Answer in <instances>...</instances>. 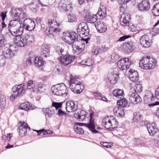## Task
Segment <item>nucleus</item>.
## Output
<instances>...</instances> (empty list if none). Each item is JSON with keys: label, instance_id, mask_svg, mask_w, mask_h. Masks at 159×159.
Wrapping results in <instances>:
<instances>
[{"label": "nucleus", "instance_id": "nucleus-1", "mask_svg": "<svg viewBox=\"0 0 159 159\" xmlns=\"http://www.w3.org/2000/svg\"><path fill=\"white\" fill-rule=\"evenodd\" d=\"M78 35L75 32L66 33L63 38V40L68 44H72L73 53L78 55L84 51V49L79 45L80 42L78 39Z\"/></svg>", "mask_w": 159, "mask_h": 159}, {"label": "nucleus", "instance_id": "nucleus-2", "mask_svg": "<svg viewBox=\"0 0 159 159\" xmlns=\"http://www.w3.org/2000/svg\"><path fill=\"white\" fill-rule=\"evenodd\" d=\"M21 21L13 20H11L8 25V29L9 32L14 36L21 35L23 31Z\"/></svg>", "mask_w": 159, "mask_h": 159}, {"label": "nucleus", "instance_id": "nucleus-3", "mask_svg": "<svg viewBox=\"0 0 159 159\" xmlns=\"http://www.w3.org/2000/svg\"><path fill=\"white\" fill-rule=\"evenodd\" d=\"M142 88L141 84H135L134 88L130 89L129 99L131 103L135 104L141 102V97L136 93L140 92L142 90Z\"/></svg>", "mask_w": 159, "mask_h": 159}, {"label": "nucleus", "instance_id": "nucleus-4", "mask_svg": "<svg viewBox=\"0 0 159 159\" xmlns=\"http://www.w3.org/2000/svg\"><path fill=\"white\" fill-rule=\"evenodd\" d=\"M69 84L70 90L75 93H80L84 89L82 84L77 80L75 76L72 75H70Z\"/></svg>", "mask_w": 159, "mask_h": 159}, {"label": "nucleus", "instance_id": "nucleus-5", "mask_svg": "<svg viewBox=\"0 0 159 159\" xmlns=\"http://www.w3.org/2000/svg\"><path fill=\"white\" fill-rule=\"evenodd\" d=\"M155 60L150 56L143 57L139 62V66L145 70L152 69L155 66Z\"/></svg>", "mask_w": 159, "mask_h": 159}, {"label": "nucleus", "instance_id": "nucleus-6", "mask_svg": "<svg viewBox=\"0 0 159 159\" xmlns=\"http://www.w3.org/2000/svg\"><path fill=\"white\" fill-rule=\"evenodd\" d=\"M48 25L49 28L46 29L45 32L50 37L53 36V34H52L53 32H60L61 31V25L59 23H57L56 20H49Z\"/></svg>", "mask_w": 159, "mask_h": 159}, {"label": "nucleus", "instance_id": "nucleus-7", "mask_svg": "<svg viewBox=\"0 0 159 159\" xmlns=\"http://www.w3.org/2000/svg\"><path fill=\"white\" fill-rule=\"evenodd\" d=\"M51 89L52 93L57 96L66 97L68 94L66 86L63 83L54 85Z\"/></svg>", "mask_w": 159, "mask_h": 159}, {"label": "nucleus", "instance_id": "nucleus-8", "mask_svg": "<svg viewBox=\"0 0 159 159\" xmlns=\"http://www.w3.org/2000/svg\"><path fill=\"white\" fill-rule=\"evenodd\" d=\"M109 119L107 117L104 118L102 120V125L107 129L112 130L115 128L117 127L118 125V122L115 119Z\"/></svg>", "mask_w": 159, "mask_h": 159}, {"label": "nucleus", "instance_id": "nucleus-9", "mask_svg": "<svg viewBox=\"0 0 159 159\" xmlns=\"http://www.w3.org/2000/svg\"><path fill=\"white\" fill-rule=\"evenodd\" d=\"M24 85V84H22L19 85H15L12 88L11 90L13 93L10 98L11 101H13L16 97L21 95V94L24 92H23Z\"/></svg>", "mask_w": 159, "mask_h": 159}, {"label": "nucleus", "instance_id": "nucleus-10", "mask_svg": "<svg viewBox=\"0 0 159 159\" xmlns=\"http://www.w3.org/2000/svg\"><path fill=\"white\" fill-rule=\"evenodd\" d=\"M72 4L68 0H61L58 3V8L61 11H71L72 9Z\"/></svg>", "mask_w": 159, "mask_h": 159}, {"label": "nucleus", "instance_id": "nucleus-11", "mask_svg": "<svg viewBox=\"0 0 159 159\" xmlns=\"http://www.w3.org/2000/svg\"><path fill=\"white\" fill-rule=\"evenodd\" d=\"M77 31L80 36H86L89 34V29L86 23L81 22L78 26Z\"/></svg>", "mask_w": 159, "mask_h": 159}, {"label": "nucleus", "instance_id": "nucleus-12", "mask_svg": "<svg viewBox=\"0 0 159 159\" xmlns=\"http://www.w3.org/2000/svg\"><path fill=\"white\" fill-rule=\"evenodd\" d=\"M11 15L14 18L19 20L23 19L27 17L25 10L21 8H16L13 10Z\"/></svg>", "mask_w": 159, "mask_h": 159}, {"label": "nucleus", "instance_id": "nucleus-13", "mask_svg": "<svg viewBox=\"0 0 159 159\" xmlns=\"http://www.w3.org/2000/svg\"><path fill=\"white\" fill-rule=\"evenodd\" d=\"M17 50V48L15 44L12 46L10 45V47H5L3 51V55L7 58H10L14 56L13 52Z\"/></svg>", "mask_w": 159, "mask_h": 159}, {"label": "nucleus", "instance_id": "nucleus-14", "mask_svg": "<svg viewBox=\"0 0 159 159\" xmlns=\"http://www.w3.org/2000/svg\"><path fill=\"white\" fill-rule=\"evenodd\" d=\"M131 62L129 58H125L119 60L117 62V65L120 70H123L129 68Z\"/></svg>", "mask_w": 159, "mask_h": 159}, {"label": "nucleus", "instance_id": "nucleus-15", "mask_svg": "<svg viewBox=\"0 0 159 159\" xmlns=\"http://www.w3.org/2000/svg\"><path fill=\"white\" fill-rule=\"evenodd\" d=\"M118 70L117 68L111 69L109 72L108 78L110 83L112 84H116L118 79Z\"/></svg>", "mask_w": 159, "mask_h": 159}, {"label": "nucleus", "instance_id": "nucleus-16", "mask_svg": "<svg viewBox=\"0 0 159 159\" xmlns=\"http://www.w3.org/2000/svg\"><path fill=\"white\" fill-rule=\"evenodd\" d=\"M22 27L27 30L31 31L33 30L35 26L34 20L29 18L25 19L23 21Z\"/></svg>", "mask_w": 159, "mask_h": 159}, {"label": "nucleus", "instance_id": "nucleus-17", "mask_svg": "<svg viewBox=\"0 0 159 159\" xmlns=\"http://www.w3.org/2000/svg\"><path fill=\"white\" fill-rule=\"evenodd\" d=\"M75 58L74 56H71L69 54L62 55L60 57V61L62 65L67 66L71 63Z\"/></svg>", "mask_w": 159, "mask_h": 159}, {"label": "nucleus", "instance_id": "nucleus-18", "mask_svg": "<svg viewBox=\"0 0 159 159\" xmlns=\"http://www.w3.org/2000/svg\"><path fill=\"white\" fill-rule=\"evenodd\" d=\"M147 128L150 135L151 136L154 135L159 131L157 124L155 122L147 123Z\"/></svg>", "mask_w": 159, "mask_h": 159}, {"label": "nucleus", "instance_id": "nucleus-19", "mask_svg": "<svg viewBox=\"0 0 159 159\" xmlns=\"http://www.w3.org/2000/svg\"><path fill=\"white\" fill-rule=\"evenodd\" d=\"M137 7L140 11L144 12L148 11L150 7V2L148 0H143L138 5Z\"/></svg>", "mask_w": 159, "mask_h": 159}, {"label": "nucleus", "instance_id": "nucleus-20", "mask_svg": "<svg viewBox=\"0 0 159 159\" xmlns=\"http://www.w3.org/2000/svg\"><path fill=\"white\" fill-rule=\"evenodd\" d=\"M83 14L84 17L85 18V20L87 22L94 23L97 21L98 17L97 14L92 15L89 12L86 11H83Z\"/></svg>", "mask_w": 159, "mask_h": 159}, {"label": "nucleus", "instance_id": "nucleus-21", "mask_svg": "<svg viewBox=\"0 0 159 159\" xmlns=\"http://www.w3.org/2000/svg\"><path fill=\"white\" fill-rule=\"evenodd\" d=\"M19 124H20V126L18 129L19 134L21 136H24L26 134L27 129H30V128L28 126V124L25 122L22 123L21 122H20Z\"/></svg>", "mask_w": 159, "mask_h": 159}, {"label": "nucleus", "instance_id": "nucleus-22", "mask_svg": "<svg viewBox=\"0 0 159 159\" xmlns=\"http://www.w3.org/2000/svg\"><path fill=\"white\" fill-rule=\"evenodd\" d=\"M152 40L150 39L149 36L145 35L141 36L140 41L141 45L144 48H148L151 45Z\"/></svg>", "mask_w": 159, "mask_h": 159}, {"label": "nucleus", "instance_id": "nucleus-23", "mask_svg": "<svg viewBox=\"0 0 159 159\" xmlns=\"http://www.w3.org/2000/svg\"><path fill=\"white\" fill-rule=\"evenodd\" d=\"M77 108V104L76 102L69 101L66 102V108L67 112H70L75 111Z\"/></svg>", "mask_w": 159, "mask_h": 159}, {"label": "nucleus", "instance_id": "nucleus-24", "mask_svg": "<svg viewBox=\"0 0 159 159\" xmlns=\"http://www.w3.org/2000/svg\"><path fill=\"white\" fill-rule=\"evenodd\" d=\"M130 18V15L128 13L122 14L120 18L121 25L124 26H128Z\"/></svg>", "mask_w": 159, "mask_h": 159}, {"label": "nucleus", "instance_id": "nucleus-25", "mask_svg": "<svg viewBox=\"0 0 159 159\" xmlns=\"http://www.w3.org/2000/svg\"><path fill=\"white\" fill-rule=\"evenodd\" d=\"M15 42L16 45L19 47H22L25 46L26 42L25 40L24 35H17L16 36Z\"/></svg>", "mask_w": 159, "mask_h": 159}, {"label": "nucleus", "instance_id": "nucleus-26", "mask_svg": "<svg viewBox=\"0 0 159 159\" xmlns=\"http://www.w3.org/2000/svg\"><path fill=\"white\" fill-rule=\"evenodd\" d=\"M42 111L46 119L51 118L53 116L55 111L52 107L49 108H43Z\"/></svg>", "mask_w": 159, "mask_h": 159}, {"label": "nucleus", "instance_id": "nucleus-27", "mask_svg": "<svg viewBox=\"0 0 159 159\" xmlns=\"http://www.w3.org/2000/svg\"><path fill=\"white\" fill-rule=\"evenodd\" d=\"M95 26L98 32L102 33L106 31V26L102 21H98L95 23Z\"/></svg>", "mask_w": 159, "mask_h": 159}, {"label": "nucleus", "instance_id": "nucleus-28", "mask_svg": "<svg viewBox=\"0 0 159 159\" xmlns=\"http://www.w3.org/2000/svg\"><path fill=\"white\" fill-rule=\"evenodd\" d=\"M125 109L119 107H115L113 109V112L115 115L118 117H123L125 115Z\"/></svg>", "mask_w": 159, "mask_h": 159}, {"label": "nucleus", "instance_id": "nucleus-29", "mask_svg": "<svg viewBox=\"0 0 159 159\" xmlns=\"http://www.w3.org/2000/svg\"><path fill=\"white\" fill-rule=\"evenodd\" d=\"M129 78L132 82H135L139 80V76L137 71L133 70H130Z\"/></svg>", "mask_w": 159, "mask_h": 159}, {"label": "nucleus", "instance_id": "nucleus-30", "mask_svg": "<svg viewBox=\"0 0 159 159\" xmlns=\"http://www.w3.org/2000/svg\"><path fill=\"white\" fill-rule=\"evenodd\" d=\"M50 47L47 45H43L42 46L41 55L42 56L46 58L50 55Z\"/></svg>", "mask_w": 159, "mask_h": 159}, {"label": "nucleus", "instance_id": "nucleus-31", "mask_svg": "<svg viewBox=\"0 0 159 159\" xmlns=\"http://www.w3.org/2000/svg\"><path fill=\"white\" fill-rule=\"evenodd\" d=\"M144 102L146 103H150L155 100V98L153 96L152 92L150 91H147L144 97Z\"/></svg>", "mask_w": 159, "mask_h": 159}, {"label": "nucleus", "instance_id": "nucleus-32", "mask_svg": "<svg viewBox=\"0 0 159 159\" xmlns=\"http://www.w3.org/2000/svg\"><path fill=\"white\" fill-rule=\"evenodd\" d=\"M77 124L80 126H84L86 127L93 133L96 134L99 132L98 131L96 130L94 128V126H93V125H91L89 122L88 124L77 123Z\"/></svg>", "mask_w": 159, "mask_h": 159}, {"label": "nucleus", "instance_id": "nucleus-33", "mask_svg": "<svg viewBox=\"0 0 159 159\" xmlns=\"http://www.w3.org/2000/svg\"><path fill=\"white\" fill-rule=\"evenodd\" d=\"M107 48L105 46L101 47H94L93 48L92 51L95 55H97L107 50Z\"/></svg>", "mask_w": 159, "mask_h": 159}, {"label": "nucleus", "instance_id": "nucleus-34", "mask_svg": "<svg viewBox=\"0 0 159 159\" xmlns=\"http://www.w3.org/2000/svg\"><path fill=\"white\" fill-rule=\"evenodd\" d=\"M45 89V86L42 83H39L38 84H36V86L33 91L34 93H41L43 92V90Z\"/></svg>", "mask_w": 159, "mask_h": 159}, {"label": "nucleus", "instance_id": "nucleus-35", "mask_svg": "<svg viewBox=\"0 0 159 159\" xmlns=\"http://www.w3.org/2000/svg\"><path fill=\"white\" fill-rule=\"evenodd\" d=\"M121 99L117 101V104L119 107L121 108L126 107L129 106V103L125 98H121Z\"/></svg>", "mask_w": 159, "mask_h": 159}, {"label": "nucleus", "instance_id": "nucleus-36", "mask_svg": "<svg viewBox=\"0 0 159 159\" xmlns=\"http://www.w3.org/2000/svg\"><path fill=\"white\" fill-rule=\"evenodd\" d=\"M86 115V112L85 111L79 109L75 117H77L80 121H83L85 118Z\"/></svg>", "mask_w": 159, "mask_h": 159}, {"label": "nucleus", "instance_id": "nucleus-37", "mask_svg": "<svg viewBox=\"0 0 159 159\" xmlns=\"http://www.w3.org/2000/svg\"><path fill=\"white\" fill-rule=\"evenodd\" d=\"M34 64L36 67H40L44 64L45 61H43L41 58L35 57L34 58Z\"/></svg>", "mask_w": 159, "mask_h": 159}, {"label": "nucleus", "instance_id": "nucleus-38", "mask_svg": "<svg viewBox=\"0 0 159 159\" xmlns=\"http://www.w3.org/2000/svg\"><path fill=\"white\" fill-rule=\"evenodd\" d=\"M125 50L128 53L132 51L135 48V44L132 42L127 43L126 44Z\"/></svg>", "mask_w": 159, "mask_h": 159}, {"label": "nucleus", "instance_id": "nucleus-39", "mask_svg": "<svg viewBox=\"0 0 159 159\" xmlns=\"http://www.w3.org/2000/svg\"><path fill=\"white\" fill-rule=\"evenodd\" d=\"M112 94L114 96L118 98H121L123 97V96L124 95V93L122 90L116 89L113 91Z\"/></svg>", "mask_w": 159, "mask_h": 159}, {"label": "nucleus", "instance_id": "nucleus-40", "mask_svg": "<svg viewBox=\"0 0 159 159\" xmlns=\"http://www.w3.org/2000/svg\"><path fill=\"white\" fill-rule=\"evenodd\" d=\"M134 143L133 144V146L143 147L144 146V142L141 139L139 138H135L133 140Z\"/></svg>", "mask_w": 159, "mask_h": 159}, {"label": "nucleus", "instance_id": "nucleus-41", "mask_svg": "<svg viewBox=\"0 0 159 159\" xmlns=\"http://www.w3.org/2000/svg\"><path fill=\"white\" fill-rule=\"evenodd\" d=\"M19 109L27 111L29 110L32 109V107L29 102L21 104L18 107Z\"/></svg>", "mask_w": 159, "mask_h": 159}, {"label": "nucleus", "instance_id": "nucleus-42", "mask_svg": "<svg viewBox=\"0 0 159 159\" xmlns=\"http://www.w3.org/2000/svg\"><path fill=\"white\" fill-rule=\"evenodd\" d=\"M152 13L155 16H159V2L153 6L152 9Z\"/></svg>", "mask_w": 159, "mask_h": 159}, {"label": "nucleus", "instance_id": "nucleus-43", "mask_svg": "<svg viewBox=\"0 0 159 159\" xmlns=\"http://www.w3.org/2000/svg\"><path fill=\"white\" fill-rule=\"evenodd\" d=\"M24 36L26 42V45L30 44L34 41V37L32 35L26 34Z\"/></svg>", "mask_w": 159, "mask_h": 159}, {"label": "nucleus", "instance_id": "nucleus-44", "mask_svg": "<svg viewBox=\"0 0 159 159\" xmlns=\"http://www.w3.org/2000/svg\"><path fill=\"white\" fill-rule=\"evenodd\" d=\"M97 15L98 17L100 19H102L106 16V11L105 9L102 10L101 8L99 9L97 13Z\"/></svg>", "mask_w": 159, "mask_h": 159}, {"label": "nucleus", "instance_id": "nucleus-45", "mask_svg": "<svg viewBox=\"0 0 159 159\" xmlns=\"http://www.w3.org/2000/svg\"><path fill=\"white\" fill-rule=\"evenodd\" d=\"M0 101L1 108L3 109L4 108L6 103V98L4 95H2L1 96Z\"/></svg>", "mask_w": 159, "mask_h": 159}, {"label": "nucleus", "instance_id": "nucleus-46", "mask_svg": "<svg viewBox=\"0 0 159 159\" xmlns=\"http://www.w3.org/2000/svg\"><path fill=\"white\" fill-rule=\"evenodd\" d=\"M159 25V20L156 22L154 25L153 27L152 28V34L155 35L159 33V28L158 27Z\"/></svg>", "mask_w": 159, "mask_h": 159}, {"label": "nucleus", "instance_id": "nucleus-47", "mask_svg": "<svg viewBox=\"0 0 159 159\" xmlns=\"http://www.w3.org/2000/svg\"><path fill=\"white\" fill-rule=\"evenodd\" d=\"M128 26L129 30L132 32H136V31H139L141 30V29L134 24H130Z\"/></svg>", "mask_w": 159, "mask_h": 159}, {"label": "nucleus", "instance_id": "nucleus-48", "mask_svg": "<svg viewBox=\"0 0 159 159\" xmlns=\"http://www.w3.org/2000/svg\"><path fill=\"white\" fill-rule=\"evenodd\" d=\"M64 46L62 44L57 47L56 51L59 55L61 54L64 52Z\"/></svg>", "mask_w": 159, "mask_h": 159}, {"label": "nucleus", "instance_id": "nucleus-49", "mask_svg": "<svg viewBox=\"0 0 159 159\" xmlns=\"http://www.w3.org/2000/svg\"><path fill=\"white\" fill-rule=\"evenodd\" d=\"M36 84L35 83H33L32 80H30L28 82L27 84V89H34V88L35 87Z\"/></svg>", "mask_w": 159, "mask_h": 159}, {"label": "nucleus", "instance_id": "nucleus-50", "mask_svg": "<svg viewBox=\"0 0 159 159\" xmlns=\"http://www.w3.org/2000/svg\"><path fill=\"white\" fill-rule=\"evenodd\" d=\"M68 19L69 22H73L77 21L76 16L73 14H70L68 16Z\"/></svg>", "mask_w": 159, "mask_h": 159}, {"label": "nucleus", "instance_id": "nucleus-51", "mask_svg": "<svg viewBox=\"0 0 159 159\" xmlns=\"http://www.w3.org/2000/svg\"><path fill=\"white\" fill-rule=\"evenodd\" d=\"M6 42V39L4 35L0 34V47H2L4 46Z\"/></svg>", "mask_w": 159, "mask_h": 159}, {"label": "nucleus", "instance_id": "nucleus-52", "mask_svg": "<svg viewBox=\"0 0 159 159\" xmlns=\"http://www.w3.org/2000/svg\"><path fill=\"white\" fill-rule=\"evenodd\" d=\"M141 115L138 112H135L134 113L133 120L134 121H139L141 119Z\"/></svg>", "mask_w": 159, "mask_h": 159}, {"label": "nucleus", "instance_id": "nucleus-53", "mask_svg": "<svg viewBox=\"0 0 159 159\" xmlns=\"http://www.w3.org/2000/svg\"><path fill=\"white\" fill-rule=\"evenodd\" d=\"M62 104L61 102H52V106L51 107H54L55 108L56 110H57L58 109L61 107Z\"/></svg>", "mask_w": 159, "mask_h": 159}, {"label": "nucleus", "instance_id": "nucleus-54", "mask_svg": "<svg viewBox=\"0 0 159 159\" xmlns=\"http://www.w3.org/2000/svg\"><path fill=\"white\" fill-rule=\"evenodd\" d=\"M74 129L75 131L78 134H83L84 133L83 129L80 127H78L76 125L74 126Z\"/></svg>", "mask_w": 159, "mask_h": 159}, {"label": "nucleus", "instance_id": "nucleus-55", "mask_svg": "<svg viewBox=\"0 0 159 159\" xmlns=\"http://www.w3.org/2000/svg\"><path fill=\"white\" fill-rule=\"evenodd\" d=\"M32 61H34V58L29 57L24 61V63L26 66H29L31 64Z\"/></svg>", "mask_w": 159, "mask_h": 159}, {"label": "nucleus", "instance_id": "nucleus-56", "mask_svg": "<svg viewBox=\"0 0 159 159\" xmlns=\"http://www.w3.org/2000/svg\"><path fill=\"white\" fill-rule=\"evenodd\" d=\"M94 113L93 111L91 112L90 113V119L89 123L91 125H93L94 126V128H95V126L94 123V119H93V115Z\"/></svg>", "mask_w": 159, "mask_h": 159}, {"label": "nucleus", "instance_id": "nucleus-57", "mask_svg": "<svg viewBox=\"0 0 159 159\" xmlns=\"http://www.w3.org/2000/svg\"><path fill=\"white\" fill-rule=\"evenodd\" d=\"M111 61L112 62L116 61L119 59V56L115 53H113L111 56Z\"/></svg>", "mask_w": 159, "mask_h": 159}, {"label": "nucleus", "instance_id": "nucleus-58", "mask_svg": "<svg viewBox=\"0 0 159 159\" xmlns=\"http://www.w3.org/2000/svg\"><path fill=\"white\" fill-rule=\"evenodd\" d=\"M6 57L3 55H0V66H3L6 61Z\"/></svg>", "mask_w": 159, "mask_h": 159}, {"label": "nucleus", "instance_id": "nucleus-59", "mask_svg": "<svg viewBox=\"0 0 159 159\" xmlns=\"http://www.w3.org/2000/svg\"><path fill=\"white\" fill-rule=\"evenodd\" d=\"M131 37L130 35H125L121 37H120L119 39L117 40V41L121 42L124 41L125 39L129 38Z\"/></svg>", "mask_w": 159, "mask_h": 159}, {"label": "nucleus", "instance_id": "nucleus-60", "mask_svg": "<svg viewBox=\"0 0 159 159\" xmlns=\"http://www.w3.org/2000/svg\"><path fill=\"white\" fill-rule=\"evenodd\" d=\"M100 144L106 148H109L111 147L110 145L109 144V143H108L107 142H101L100 143Z\"/></svg>", "mask_w": 159, "mask_h": 159}, {"label": "nucleus", "instance_id": "nucleus-61", "mask_svg": "<svg viewBox=\"0 0 159 159\" xmlns=\"http://www.w3.org/2000/svg\"><path fill=\"white\" fill-rule=\"evenodd\" d=\"M65 112L61 110L60 109H58L57 113V115L59 116H61L65 114Z\"/></svg>", "mask_w": 159, "mask_h": 159}, {"label": "nucleus", "instance_id": "nucleus-62", "mask_svg": "<svg viewBox=\"0 0 159 159\" xmlns=\"http://www.w3.org/2000/svg\"><path fill=\"white\" fill-rule=\"evenodd\" d=\"M155 98L159 99V88H157L156 90Z\"/></svg>", "mask_w": 159, "mask_h": 159}, {"label": "nucleus", "instance_id": "nucleus-63", "mask_svg": "<svg viewBox=\"0 0 159 159\" xmlns=\"http://www.w3.org/2000/svg\"><path fill=\"white\" fill-rule=\"evenodd\" d=\"M121 6L120 7V10L121 12H124L125 10V4H120Z\"/></svg>", "mask_w": 159, "mask_h": 159}, {"label": "nucleus", "instance_id": "nucleus-64", "mask_svg": "<svg viewBox=\"0 0 159 159\" xmlns=\"http://www.w3.org/2000/svg\"><path fill=\"white\" fill-rule=\"evenodd\" d=\"M0 16L2 17V21H3L6 17V13L4 12H2L1 13Z\"/></svg>", "mask_w": 159, "mask_h": 159}]
</instances>
